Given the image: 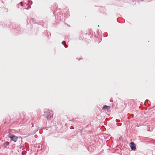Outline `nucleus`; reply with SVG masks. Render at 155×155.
Here are the masks:
<instances>
[{"label": "nucleus", "instance_id": "1", "mask_svg": "<svg viewBox=\"0 0 155 155\" xmlns=\"http://www.w3.org/2000/svg\"><path fill=\"white\" fill-rule=\"evenodd\" d=\"M44 115L46 117L48 120H51L53 117L52 115H51V113L49 111H45Z\"/></svg>", "mask_w": 155, "mask_h": 155}, {"label": "nucleus", "instance_id": "2", "mask_svg": "<svg viewBox=\"0 0 155 155\" xmlns=\"http://www.w3.org/2000/svg\"><path fill=\"white\" fill-rule=\"evenodd\" d=\"M8 137L10 138L11 141H13L15 142H16L18 139V137L16 136L11 134H9L8 135Z\"/></svg>", "mask_w": 155, "mask_h": 155}, {"label": "nucleus", "instance_id": "3", "mask_svg": "<svg viewBox=\"0 0 155 155\" xmlns=\"http://www.w3.org/2000/svg\"><path fill=\"white\" fill-rule=\"evenodd\" d=\"M130 147L132 150L135 151L136 150V145L134 142H131L130 143Z\"/></svg>", "mask_w": 155, "mask_h": 155}, {"label": "nucleus", "instance_id": "4", "mask_svg": "<svg viewBox=\"0 0 155 155\" xmlns=\"http://www.w3.org/2000/svg\"><path fill=\"white\" fill-rule=\"evenodd\" d=\"M9 144V143L8 142L6 141L3 143V147L5 148H6L7 147V146Z\"/></svg>", "mask_w": 155, "mask_h": 155}, {"label": "nucleus", "instance_id": "5", "mask_svg": "<svg viewBox=\"0 0 155 155\" xmlns=\"http://www.w3.org/2000/svg\"><path fill=\"white\" fill-rule=\"evenodd\" d=\"M110 107L107 105H104L102 108L103 110H108L109 109Z\"/></svg>", "mask_w": 155, "mask_h": 155}, {"label": "nucleus", "instance_id": "6", "mask_svg": "<svg viewBox=\"0 0 155 155\" xmlns=\"http://www.w3.org/2000/svg\"><path fill=\"white\" fill-rule=\"evenodd\" d=\"M65 42L64 41H63L62 42V44L64 45V47L66 48H67L68 47V46L67 45H65Z\"/></svg>", "mask_w": 155, "mask_h": 155}, {"label": "nucleus", "instance_id": "7", "mask_svg": "<svg viewBox=\"0 0 155 155\" xmlns=\"http://www.w3.org/2000/svg\"><path fill=\"white\" fill-rule=\"evenodd\" d=\"M28 2L29 4L31 3V4H32V1H31V0H28Z\"/></svg>", "mask_w": 155, "mask_h": 155}, {"label": "nucleus", "instance_id": "8", "mask_svg": "<svg viewBox=\"0 0 155 155\" xmlns=\"http://www.w3.org/2000/svg\"><path fill=\"white\" fill-rule=\"evenodd\" d=\"M20 4L21 6H23V3H22V2H20Z\"/></svg>", "mask_w": 155, "mask_h": 155}, {"label": "nucleus", "instance_id": "9", "mask_svg": "<svg viewBox=\"0 0 155 155\" xmlns=\"http://www.w3.org/2000/svg\"><path fill=\"white\" fill-rule=\"evenodd\" d=\"M31 21H35V19H34L33 18H31Z\"/></svg>", "mask_w": 155, "mask_h": 155}, {"label": "nucleus", "instance_id": "10", "mask_svg": "<svg viewBox=\"0 0 155 155\" xmlns=\"http://www.w3.org/2000/svg\"><path fill=\"white\" fill-rule=\"evenodd\" d=\"M148 101V100H146L145 101V103L146 102H147V101Z\"/></svg>", "mask_w": 155, "mask_h": 155}, {"label": "nucleus", "instance_id": "11", "mask_svg": "<svg viewBox=\"0 0 155 155\" xmlns=\"http://www.w3.org/2000/svg\"><path fill=\"white\" fill-rule=\"evenodd\" d=\"M146 1H147V2H148L149 1H150V0H145Z\"/></svg>", "mask_w": 155, "mask_h": 155}, {"label": "nucleus", "instance_id": "12", "mask_svg": "<svg viewBox=\"0 0 155 155\" xmlns=\"http://www.w3.org/2000/svg\"><path fill=\"white\" fill-rule=\"evenodd\" d=\"M24 9H26V7H25Z\"/></svg>", "mask_w": 155, "mask_h": 155}]
</instances>
